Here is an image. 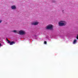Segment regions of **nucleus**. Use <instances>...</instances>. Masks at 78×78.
<instances>
[{
    "mask_svg": "<svg viewBox=\"0 0 78 78\" xmlns=\"http://www.w3.org/2000/svg\"><path fill=\"white\" fill-rule=\"evenodd\" d=\"M59 26H65L66 25V22L64 20L60 21L58 23Z\"/></svg>",
    "mask_w": 78,
    "mask_h": 78,
    "instance_id": "nucleus-1",
    "label": "nucleus"
},
{
    "mask_svg": "<svg viewBox=\"0 0 78 78\" xmlns=\"http://www.w3.org/2000/svg\"><path fill=\"white\" fill-rule=\"evenodd\" d=\"M25 34H26L25 31L23 30H21L18 31V34L20 35H24Z\"/></svg>",
    "mask_w": 78,
    "mask_h": 78,
    "instance_id": "nucleus-2",
    "label": "nucleus"
},
{
    "mask_svg": "<svg viewBox=\"0 0 78 78\" xmlns=\"http://www.w3.org/2000/svg\"><path fill=\"white\" fill-rule=\"evenodd\" d=\"M53 26L51 24H49L46 26V28L47 30H53Z\"/></svg>",
    "mask_w": 78,
    "mask_h": 78,
    "instance_id": "nucleus-3",
    "label": "nucleus"
},
{
    "mask_svg": "<svg viewBox=\"0 0 78 78\" xmlns=\"http://www.w3.org/2000/svg\"><path fill=\"white\" fill-rule=\"evenodd\" d=\"M39 24V22L37 21H34L31 23L32 25H37Z\"/></svg>",
    "mask_w": 78,
    "mask_h": 78,
    "instance_id": "nucleus-4",
    "label": "nucleus"
},
{
    "mask_svg": "<svg viewBox=\"0 0 78 78\" xmlns=\"http://www.w3.org/2000/svg\"><path fill=\"white\" fill-rule=\"evenodd\" d=\"M11 9L12 10H16L17 9V7L16 5H12L11 7Z\"/></svg>",
    "mask_w": 78,
    "mask_h": 78,
    "instance_id": "nucleus-5",
    "label": "nucleus"
},
{
    "mask_svg": "<svg viewBox=\"0 0 78 78\" xmlns=\"http://www.w3.org/2000/svg\"><path fill=\"white\" fill-rule=\"evenodd\" d=\"M7 40L8 41V43H9V44H10V45H13V44H15V42H14V41L11 42V41L8 40L7 39Z\"/></svg>",
    "mask_w": 78,
    "mask_h": 78,
    "instance_id": "nucleus-6",
    "label": "nucleus"
},
{
    "mask_svg": "<svg viewBox=\"0 0 78 78\" xmlns=\"http://www.w3.org/2000/svg\"><path fill=\"white\" fill-rule=\"evenodd\" d=\"M12 32H13L15 33H17V34H19V31L16 30H13L12 31Z\"/></svg>",
    "mask_w": 78,
    "mask_h": 78,
    "instance_id": "nucleus-7",
    "label": "nucleus"
},
{
    "mask_svg": "<svg viewBox=\"0 0 78 78\" xmlns=\"http://www.w3.org/2000/svg\"><path fill=\"white\" fill-rule=\"evenodd\" d=\"M76 42H77V40H74L73 42V44H75L76 43Z\"/></svg>",
    "mask_w": 78,
    "mask_h": 78,
    "instance_id": "nucleus-8",
    "label": "nucleus"
},
{
    "mask_svg": "<svg viewBox=\"0 0 78 78\" xmlns=\"http://www.w3.org/2000/svg\"><path fill=\"white\" fill-rule=\"evenodd\" d=\"M51 2H52V3H55V2H56V1L55 0H52L51 1Z\"/></svg>",
    "mask_w": 78,
    "mask_h": 78,
    "instance_id": "nucleus-9",
    "label": "nucleus"
},
{
    "mask_svg": "<svg viewBox=\"0 0 78 78\" xmlns=\"http://www.w3.org/2000/svg\"><path fill=\"white\" fill-rule=\"evenodd\" d=\"M44 44H47V41H45L44 42Z\"/></svg>",
    "mask_w": 78,
    "mask_h": 78,
    "instance_id": "nucleus-10",
    "label": "nucleus"
},
{
    "mask_svg": "<svg viewBox=\"0 0 78 78\" xmlns=\"http://www.w3.org/2000/svg\"><path fill=\"white\" fill-rule=\"evenodd\" d=\"M76 37H77V39H78V34H77V35Z\"/></svg>",
    "mask_w": 78,
    "mask_h": 78,
    "instance_id": "nucleus-11",
    "label": "nucleus"
},
{
    "mask_svg": "<svg viewBox=\"0 0 78 78\" xmlns=\"http://www.w3.org/2000/svg\"><path fill=\"white\" fill-rule=\"evenodd\" d=\"M2 22V20H0V23H1V22Z\"/></svg>",
    "mask_w": 78,
    "mask_h": 78,
    "instance_id": "nucleus-12",
    "label": "nucleus"
},
{
    "mask_svg": "<svg viewBox=\"0 0 78 78\" xmlns=\"http://www.w3.org/2000/svg\"><path fill=\"white\" fill-rule=\"evenodd\" d=\"M64 10H62V12H64Z\"/></svg>",
    "mask_w": 78,
    "mask_h": 78,
    "instance_id": "nucleus-13",
    "label": "nucleus"
},
{
    "mask_svg": "<svg viewBox=\"0 0 78 78\" xmlns=\"http://www.w3.org/2000/svg\"><path fill=\"white\" fill-rule=\"evenodd\" d=\"M0 46H2V44H1L0 43Z\"/></svg>",
    "mask_w": 78,
    "mask_h": 78,
    "instance_id": "nucleus-14",
    "label": "nucleus"
}]
</instances>
